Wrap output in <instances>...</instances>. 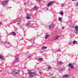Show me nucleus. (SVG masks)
<instances>
[{
  "instance_id": "bb28decb",
  "label": "nucleus",
  "mask_w": 78,
  "mask_h": 78,
  "mask_svg": "<svg viewBox=\"0 0 78 78\" xmlns=\"http://www.w3.org/2000/svg\"><path fill=\"white\" fill-rule=\"evenodd\" d=\"M63 6H64V5L62 4V7H63Z\"/></svg>"
},
{
  "instance_id": "4468645a",
  "label": "nucleus",
  "mask_w": 78,
  "mask_h": 78,
  "mask_svg": "<svg viewBox=\"0 0 78 78\" xmlns=\"http://www.w3.org/2000/svg\"><path fill=\"white\" fill-rule=\"evenodd\" d=\"M16 62H17L18 61H19V58L17 57L16 58Z\"/></svg>"
},
{
  "instance_id": "ddd939ff",
  "label": "nucleus",
  "mask_w": 78,
  "mask_h": 78,
  "mask_svg": "<svg viewBox=\"0 0 78 78\" xmlns=\"http://www.w3.org/2000/svg\"><path fill=\"white\" fill-rule=\"evenodd\" d=\"M34 9L35 10H37V9H38V8H37V7L35 6L34 8Z\"/></svg>"
},
{
  "instance_id": "f257e3e1",
  "label": "nucleus",
  "mask_w": 78,
  "mask_h": 78,
  "mask_svg": "<svg viewBox=\"0 0 78 78\" xmlns=\"http://www.w3.org/2000/svg\"><path fill=\"white\" fill-rule=\"evenodd\" d=\"M29 77L28 78H32L36 75V73L34 72H32L31 70H28Z\"/></svg>"
},
{
  "instance_id": "58836bf2",
  "label": "nucleus",
  "mask_w": 78,
  "mask_h": 78,
  "mask_svg": "<svg viewBox=\"0 0 78 78\" xmlns=\"http://www.w3.org/2000/svg\"><path fill=\"white\" fill-rule=\"evenodd\" d=\"M76 6H77V5H76Z\"/></svg>"
},
{
  "instance_id": "6ab92c4d",
  "label": "nucleus",
  "mask_w": 78,
  "mask_h": 78,
  "mask_svg": "<svg viewBox=\"0 0 78 78\" xmlns=\"http://www.w3.org/2000/svg\"><path fill=\"white\" fill-rule=\"evenodd\" d=\"M7 45H8L7 46V48H9V47H10V44H9V43H7Z\"/></svg>"
},
{
  "instance_id": "4be33fe9",
  "label": "nucleus",
  "mask_w": 78,
  "mask_h": 78,
  "mask_svg": "<svg viewBox=\"0 0 78 78\" xmlns=\"http://www.w3.org/2000/svg\"><path fill=\"white\" fill-rule=\"evenodd\" d=\"M51 66H50L48 68V69L49 70L51 69Z\"/></svg>"
},
{
  "instance_id": "c756f323",
  "label": "nucleus",
  "mask_w": 78,
  "mask_h": 78,
  "mask_svg": "<svg viewBox=\"0 0 78 78\" xmlns=\"http://www.w3.org/2000/svg\"><path fill=\"white\" fill-rule=\"evenodd\" d=\"M1 42H3V43H5V42H2V41H1Z\"/></svg>"
},
{
  "instance_id": "5701e85b",
  "label": "nucleus",
  "mask_w": 78,
  "mask_h": 78,
  "mask_svg": "<svg viewBox=\"0 0 78 78\" xmlns=\"http://www.w3.org/2000/svg\"><path fill=\"white\" fill-rule=\"evenodd\" d=\"M61 18H59L58 19V20L59 21H61Z\"/></svg>"
},
{
  "instance_id": "f8f14e48",
  "label": "nucleus",
  "mask_w": 78,
  "mask_h": 78,
  "mask_svg": "<svg viewBox=\"0 0 78 78\" xmlns=\"http://www.w3.org/2000/svg\"><path fill=\"white\" fill-rule=\"evenodd\" d=\"M43 60V58H38V61H41L42 60Z\"/></svg>"
},
{
  "instance_id": "dca6fc26",
  "label": "nucleus",
  "mask_w": 78,
  "mask_h": 78,
  "mask_svg": "<svg viewBox=\"0 0 78 78\" xmlns=\"http://www.w3.org/2000/svg\"><path fill=\"white\" fill-rule=\"evenodd\" d=\"M69 76L68 75H64L62 76L63 78H64L65 77H67Z\"/></svg>"
},
{
  "instance_id": "c9c22d12",
  "label": "nucleus",
  "mask_w": 78,
  "mask_h": 78,
  "mask_svg": "<svg viewBox=\"0 0 78 78\" xmlns=\"http://www.w3.org/2000/svg\"><path fill=\"white\" fill-rule=\"evenodd\" d=\"M76 4H77V5H78V3H77Z\"/></svg>"
},
{
  "instance_id": "7ed1b4c3",
  "label": "nucleus",
  "mask_w": 78,
  "mask_h": 78,
  "mask_svg": "<svg viewBox=\"0 0 78 78\" xmlns=\"http://www.w3.org/2000/svg\"><path fill=\"white\" fill-rule=\"evenodd\" d=\"M8 1H3L2 2V5H3V6H5V5L8 3Z\"/></svg>"
},
{
  "instance_id": "e433bc0d",
  "label": "nucleus",
  "mask_w": 78,
  "mask_h": 78,
  "mask_svg": "<svg viewBox=\"0 0 78 78\" xmlns=\"http://www.w3.org/2000/svg\"><path fill=\"white\" fill-rule=\"evenodd\" d=\"M28 58H30V56H29V57H28Z\"/></svg>"
},
{
  "instance_id": "473e14b6",
  "label": "nucleus",
  "mask_w": 78,
  "mask_h": 78,
  "mask_svg": "<svg viewBox=\"0 0 78 78\" xmlns=\"http://www.w3.org/2000/svg\"><path fill=\"white\" fill-rule=\"evenodd\" d=\"M63 69H61V71H62Z\"/></svg>"
},
{
  "instance_id": "393cba45",
  "label": "nucleus",
  "mask_w": 78,
  "mask_h": 78,
  "mask_svg": "<svg viewBox=\"0 0 78 78\" xmlns=\"http://www.w3.org/2000/svg\"><path fill=\"white\" fill-rule=\"evenodd\" d=\"M37 2H40L41 1V0H36Z\"/></svg>"
},
{
  "instance_id": "4c0bfd02",
  "label": "nucleus",
  "mask_w": 78,
  "mask_h": 78,
  "mask_svg": "<svg viewBox=\"0 0 78 78\" xmlns=\"http://www.w3.org/2000/svg\"><path fill=\"white\" fill-rule=\"evenodd\" d=\"M6 47H7V46H6Z\"/></svg>"
},
{
  "instance_id": "412c9836",
  "label": "nucleus",
  "mask_w": 78,
  "mask_h": 78,
  "mask_svg": "<svg viewBox=\"0 0 78 78\" xmlns=\"http://www.w3.org/2000/svg\"><path fill=\"white\" fill-rule=\"evenodd\" d=\"M0 58L1 59H3V57H2L1 55H0Z\"/></svg>"
},
{
  "instance_id": "1a4fd4ad",
  "label": "nucleus",
  "mask_w": 78,
  "mask_h": 78,
  "mask_svg": "<svg viewBox=\"0 0 78 78\" xmlns=\"http://www.w3.org/2000/svg\"><path fill=\"white\" fill-rule=\"evenodd\" d=\"M46 48H47V47L45 46H44L41 48V50H44V49H46Z\"/></svg>"
},
{
  "instance_id": "6e6552de",
  "label": "nucleus",
  "mask_w": 78,
  "mask_h": 78,
  "mask_svg": "<svg viewBox=\"0 0 78 78\" xmlns=\"http://www.w3.org/2000/svg\"><path fill=\"white\" fill-rule=\"evenodd\" d=\"M53 27V24H51L49 26V29H51Z\"/></svg>"
},
{
  "instance_id": "9d476101",
  "label": "nucleus",
  "mask_w": 78,
  "mask_h": 78,
  "mask_svg": "<svg viewBox=\"0 0 78 78\" xmlns=\"http://www.w3.org/2000/svg\"><path fill=\"white\" fill-rule=\"evenodd\" d=\"M69 67H71V68H72V69L73 68V66L71 64H69Z\"/></svg>"
},
{
  "instance_id": "72a5a7b5",
  "label": "nucleus",
  "mask_w": 78,
  "mask_h": 78,
  "mask_svg": "<svg viewBox=\"0 0 78 78\" xmlns=\"http://www.w3.org/2000/svg\"><path fill=\"white\" fill-rule=\"evenodd\" d=\"M51 75H53V74H51Z\"/></svg>"
},
{
  "instance_id": "9b49d317",
  "label": "nucleus",
  "mask_w": 78,
  "mask_h": 78,
  "mask_svg": "<svg viewBox=\"0 0 78 78\" xmlns=\"http://www.w3.org/2000/svg\"><path fill=\"white\" fill-rule=\"evenodd\" d=\"M10 33L11 34H12V35H13V36H16V32H11Z\"/></svg>"
},
{
  "instance_id": "39448f33",
  "label": "nucleus",
  "mask_w": 78,
  "mask_h": 78,
  "mask_svg": "<svg viewBox=\"0 0 78 78\" xmlns=\"http://www.w3.org/2000/svg\"><path fill=\"white\" fill-rule=\"evenodd\" d=\"M74 28L75 30V33H78V26L75 27Z\"/></svg>"
},
{
  "instance_id": "b1692460",
  "label": "nucleus",
  "mask_w": 78,
  "mask_h": 78,
  "mask_svg": "<svg viewBox=\"0 0 78 78\" xmlns=\"http://www.w3.org/2000/svg\"><path fill=\"white\" fill-rule=\"evenodd\" d=\"M60 14L61 15H62V14H63V12H60Z\"/></svg>"
},
{
  "instance_id": "0eeeda50",
  "label": "nucleus",
  "mask_w": 78,
  "mask_h": 78,
  "mask_svg": "<svg viewBox=\"0 0 78 78\" xmlns=\"http://www.w3.org/2000/svg\"><path fill=\"white\" fill-rule=\"evenodd\" d=\"M59 38V36L58 35L56 36L54 38V40H57V39H58Z\"/></svg>"
},
{
  "instance_id": "f704fd0d",
  "label": "nucleus",
  "mask_w": 78,
  "mask_h": 78,
  "mask_svg": "<svg viewBox=\"0 0 78 78\" xmlns=\"http://www.w3.org/2000/svg\"><path fill=\"white\" fill-rule=\"evenodd\" d=\"M40 74H41V72H40Z\"/></svg>"
},
{
  "instance_id": "a878e982",
  "label": "nucleus",
  "mask_w": 78,
  "mask_h": 78,
  "mask_svg": "<svg viewBox=\"0 0 78 78\" xmlns=\"http://www.w3.org/2000/svg\"><path fill=\"white\" fill-rule=\"evenodd\" d=\"M57 51H61V49H58Z\"/></svg>"
},
{
  "instance_id": "f03ea898",
  "label": "nucleus",
  "mask_w": 78,
  "mask_h": 78,
  "mask_svg": "<svg viewBox=\"0 0 78 78\" xmlns=\"http://www.w3.org/2000/svg\"><path fill=\"white\" fill-rule=\"evenodd\" d=\"M19 73V70H17L16 71H13L12 72L11 74L12 75H16L18 74Z\"/></svg>"
},
{
  "instance_id": "2eb2a0df",
  "label": "nucleus",
  "mask_w": 78,
  "mask_h": 78,
  "mask_svg": "<svg viewBox=\"0 0 78 78\" xmlns=\"http://www.w3.org/2000/svg\"><path fill=\"white\" fill-rule=\"evenodd\" d=\"M49 36H50V35H46L45 37V39H47L48 37H49Z\"/></svg>"
},
{
  "instance_id": "cd10ccee",
  "label": "nucleus",
  "mask_w": 78,
  "mask_h": 78,
  "mask_svg": "<svg viewBox=\"0 0 78 78\" xmlns=\"http://www.w3.org/2000/svg\"><path fill=\"white\" fill-rule=\"evenodd\" d=\"M17 24L18 25H20V23H17Z\"/></svg>"
},
{
  "instance_id": "a211bd4d",
  "label": "nucleus",
  "mask_w": 78,
  "mask_h": 78,
  "mask_svg": "<svg viewBox=\"0 0 78 78\" xmlns=\"http://www.w3.org/2000/svg\"><path fill=\"white\" fill-rule=\"evenodd\" d=\"M59 63V65H61L62 64H63V62H58Z\"/></svg>"
},
{
  "instance_id": "7c9ffc66",
  "label": "nucleus",
  "mask_w": 78,
  "mask_h": 78,
  "mask_svg": "<svg viewBox=\"0 0 78 78\" xmlns=\"http://www.w3.org/2000/svg\"><path fill=\"white\" fill-rule=\"evenodd\" d=\"M62 29H64V27H63L62 28Z\"/></svg>"
},
{
  "instance_id": "20e7f679",
  "label": "nucleus",
  "mask_w": 78,
  "mask_h": 78,
  "mask_svg": "<svg viewBox=\"0 0 78 78\" xmlns=\"http://www.w3.org/2000/svg\"><path fill=\"white\" fill-rule=\"evenodd\" d=\"M54 3H55V2L54 1H52L50 2L49 3H48L47 4V6H50V5H51L54 4Z\"/></svg>"
},
{
  "instance_id": "aec40b11",
  "label": "nucleus",
  "mask_w": 78,
  "mask_h": 78,
  "mask_svg": "<svg viewBox=\"0 0 78 78\" xmlns=\"http://www.w3.org/2000/svg\"><path fill=\"white\" fill-rule=\"evenodd\" d=\"M27 25H31V23L29 22L26 24Z\"/></svg>"
},
{
  "instance_id": "2f4dec72",
  "label": "nucleus",
  "mask_w": 78,
  "mask_h": 78,
  "mask_svg": "<svg viewBox=\"0 0 78 78\" xmlns=\"http://www.w3.org/2000/svg\"><path fill=\"white\" fill-rule=\"evenodd\" d=\"M72 1H75L76 0H71Z\"/></svg>"
},
{
  "instance_id": "f3484780",
  "label": "nucleus",
  "mask_w": 78,
  "mask_h": 78,
  "mask_svg": "<svg viewBox=\"0 0 78 78\" xmlns=\"http://www.w3.org/2000/svg\"><path fill=\"white\" fill-rule=\"evenodd\" d=\"M72 43L73 44H76V41H74Z\"/></svg>"
},
{
  "instance_id": "423d86ee",
  "label": "nucleus",
  "mask_w": 78,
  "mask_h": 78,
  "mask_svg": "<svg viewBox=\"0 0 78 78\" xmlns=\"http://www.w3.org/2000/svg\"><path fill=\"white\" fill-rule=\"evenodd\" d=\"M31 16V15L30 14H27L26 16L27 19H30L31 18V17H30Z\"/></svg>"
},
{
  "instance_id": "c85d7f7f",
  "label": "nucleus",
  "mask_w": 78,
  "mask_h": 78,
  "mask_svg": "<svg viewBox=\"0 0 78 78\" xmlns=\"http://www.w3.org/2000/svg\"><path fill=\"white\" fill-rule=\"evenodd\" d=\"M2 24V22H0V25H1Z\"/></svg>"
}]
</instances>
